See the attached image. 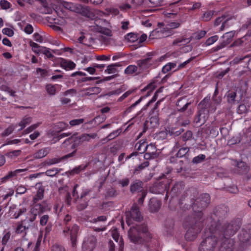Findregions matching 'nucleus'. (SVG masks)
<instances>
[{"instance_id":"nucleus-1","label":"nucleus","mask_w":251,"mask_h":251,"mask_svg":"<svg viewBox=\"0 0 251 251\" xmlns=\"http://www.w3.org/2000/svg\"><path fill=\"white\" fill-rule=\"evenodd\" d=\"M52 9V14L61 16L64 14L63 8L82 16H96L99 15L97 12L89 6L82 5L79 3L65 1L62 0H50Z\"/></svg>"},{"instance_id":"nucleus-2","label":"nucleus","mask_w":251,"mask_h":251,"mask_svg":"<svg viewBox=\"0 0 251 251\" xmlns=\"http://www.w3.org/2000/svg\"><path fill=\"white\" fill-rule=\"evenodd\" d=\"M202 220H198L195 217L187 216L184 222V226L187 229L185 238L188 241H194L202 227Z\"/></svg>"},{"instance_id":"nucleus-3","label":"nucleus","mask_w":251,"mask_h":251,"mask_svg":"<svg viewBox=\"0 0 251 251\" xmlns=\"http://www.w3.org/2000/svg\"><path fill=\"white\" fill-rule=\"evenodd\" d=\"M240 226L241 224L238 221H232L223 226V235L226 240L222 243L220 249V251H232V245L230 244V245L227 246V244L229 242L228 239L234 235L239 229Z\"/></svg>"},{"instance_id":"nucleus-4","label":"nucleus","mask_w":251,"mask_h":251,"mask_svg":"<svg viewBox=\"0 0 251 251\" xmlns=\"http://www.w3.org/2000/svg\"><path fill=\"white\" fill-rule=\"evenodd\" d=\"M210 202V197L209 194L204 193L201 195L193 203L192 207L194 213L190 216L203 221L202 212L208 206Z\"/></svg>"},{"instance_id":"nucleus-5","label":"nucleus","mask_w":251,"mask_h":251,"mask_svg":"<svg viewBox=\"0 0 251 251\" xmlns=\"http://www.w3.org/2000/svg\"><path fill=\"white\" fill-rule=\"evenodd\" d=\"M148 232L146 225L142 224L130 227L128 236L131 242L134 243H142L144 241L145 236Z\"/></svg>"},{"instance_id":"nucleus-6","label":"nucleus","mask_w":251,"mask_h":251,"mask_svg":"<svg viewBox=\"0 0 251 251\" xmlns=\"http://www.w3.org/2000/svg\"><path fill=\"white\" fill-rule=\"evenodd\" d=\"M92 20L94 21L95 25L90 26L91 30L100 33L107 36H112L111 30L107 27H104V26L108 25L109 23L107 21L98 17H96Z\"/></svg>"},{"instance_id":"nucleus-7","label":"nucleus","mask_w":251,"mask_h":251,"mask_svg":"<svg viewBox=\"0 0 251 251\" xmlns=\"http://www.w3.org/2000/svg\"><path fill=\"white\" fill-rule=\"evenodd\" d=\"M153 52H149L146 54V57L144 58L139 59L136 61V64L139 68V71L136 73L138 75L151 68L152 65H155L157 60L154 59L153 56Z\"/></svg>"},{"instance_id":"nucleus-8","label":"nucleus","mask_w":251,"mask_h":251,"mask_svg":"<svg viewBox=\"0 0 251 251\" xmlns=\"http://www.w3.org/2000/svg\"><path fill=\"white\" fill-rule=\"evenodd\" d=\"M217 243V238L213 235L208 236L201 242L199 251H214Z\"/></svg>"},{"instance_id":"nucleus-9","label":"nucleus","mask_w":251,"mask_h":251,"mask_svg":"<svg viewBox=\"0 0 251 251\" xmlns=\"http://www.w3.org/2000/svg\"><path fill=\"white\" fill-rule=\"evenodd\" d=\"M192 102L187 99L186 97L179 98L176 103L177 111L180 112L186 111L187 115H191L193 113L191 105Z\"/></svg>"},{"instance_id":"nucleus-10","label":"nucleus","mask_w":251,"mask_h":251,"mask_svg":"<svg viewBox=\"0 0 251 251\" xmlns=\"http://www.w3.org/2000/svg\"><path fill=\"white\" fill-rule=\"evenodd\" d=\"M34 19L39 23L43 24L50 23L51 25H64L66 20L64 17H34Z\"/></svg>"},{"instance_id":"nucleus-11","label":"nucleus","mask_w":251,"mask_h":251,"mask_svg":"<svg viewBox=\"0 0 251 251\" xmlns=\"http://www.w3.org/2000/svg\"><path fill=\"white\" fill-rule=\"evenodd\" d=\"M126 217L128 219L127 223L129 224V218L135 221L139 222L143 219L139 207L137 204L134 203L129 211L126 212Z\"/></svg>"},{"instance_id":"nucleus-12","label":"nucleus","mask_w":251,"mask_h":251,"mask_svg":"<svg viewBox=\"0 0 251 251\" xmlns=\"http://www.w3.org/2000/svg\"><path fill=\"white\" fill-rule=\"evenodd\" d=\"M235 32L233 31L227 32L224 34L222 37L223 41L216 47L212 49L213 52L218 51L228 45L232 40V38L234 36Z\"/></svg>"},{"instance_id":"nucleus-13","label":"nucleus","mask_w":251,"mask_h":251,"mask_svg":"<svg viewBox=\"0 0 251 251\" xmlns=\"http://www.w3.org/2000/svg\"><path fill=\"white\" fill-rule=\"evenodd\" d=\"M146 151L144 154V157L146 160H149L152 159H155L158 156V153L157 152V149L155 145L153 144H150V145H147L143 149L142 152L140 153H144Z\"/></svg>"},{"instance_id":"nucleus-14","label":"nucleus","mask_w":251,"mask_h":251,"mask_svg":"<svg viewBox=\"0 0 251 251\" xmlns=\"http://www.w3.org/2000/svg\"><path fill=\"white\" fill-rule=\"evenodd\" d=\"M239 241L243 243H247L251 239V224L244 226L238 235Z\"/></svg>"},{"instance_id":"nucleus-15","label":"nucleus","mask_w":251,"mask_h":251,"mask_svg":"<svg viewBox=\"0 0 251 251\" xmlns=\"http://www.w3.org/2000/svg\"><path fill=\"white\" fill-rule=\"evenodd\" d=\"M229 212V208L225 204H221L215 207L214 209V215L218 219V221L225 218Z\"/></svg>"},{"instance_id":"nucleus-16","label":"nucleus","mask_w":251,"mask_h":251,"mask_svg":"<svg viewBox=\"0 0 251 251\" xmlns=\"http://www.w3.org/2000/svg\"><path fill=\"white\" fill-rule=\"evenodd\" d=\"M206 32L204 30H201L200 32L194 33L192 36L188 38H183L182 39H176L173 41V45H177L180 43L184 42V44L189 43L192 39L200 40L203 37L205 34Z\"/></svg>"},{"instance_id":"nucleus-17","label":"nucleus","mask_w":251,"mask_h":251,"mask_svg":"<svg viewBox=\"0 0 251 251\" xmlns=\"http://www.w3.org/2000/svg\"><path fill=\"white\" fill-rule=\"evenodd\" d=\"M185 183L182 181L176 182L172 187L169 193L172 197H177L183 191Z\"/></svg>"},{"instance_id":"nucleus-18","label":"nucleus","mask_w":251,"mask_h":251,"mask_svg":"<svg viewBox=\"0 0 251 251\" xmlns=\"http://www.w3.org/2000/svg\"><path fill=\"white\" fill-rule=\"evenodd\" d=\"M76 150H75L72 152L67 154L61 157L50 158L46 160L44 162L45 165L50 166L60 162L61 161L67 159L70 157L75 156Z\"/></svg>"},{"instance_id":"nucleus-19","label":"nucleus","mask_w":251,"mask_h":251,"mask_svg":"<svg viewBox=\"0 0 251 251\" xmlns=\"http://www.w3.org/2000/svg\"><path fill=\"white\" fill-rule=\"evenodd\" d=\"M209 112V111L199 110L198 114L195 118L194 122L200 126L202 125L208 119Z\"/></svg>"},{"instance_id":"nucleus-20","label":"nucleus","mask_w":251,"mask_h":251,"mask_svg":"<svg viewBox=\"0 0 251 251\" xmlns=\"http://www.w3.org/2000/svg\"><path fill=\"white\" fill-rule=\"evenodd\" d=\"M40 4L41 7L39 8V12L43 14H52V9L51 6H49V3L50 5L51 1L50 0H37Z\"/></svg>"},{"instance_id":"nucleus-21","label":"nucleus","mask_w":251,"mask_h":251,"mask_svg":"<svg viewBox=\"0 0 251 251\" xmlns=\"http://www.w3.org/2000/svg\"><path fill=\"white\" fill-rule=\"evenodd\" d=\"M144 183L142 181L136 179L131 183L130 186V192L132 194L140 193L144 189Z\"/></svg>"},{"instance_id":"nucleus-22","label":"nucleus","mask_w":251,"mask_h":251,"mask_svg":"<svg viewBox=\"0 0 251 251\" xmlns=\"http://www.w3.org/2000/svg\"><path fill=\"white\" fill-rule=\"evenodd\" d=\"M149 205L151 211L155 212L159 209L161 202L156 198H151L150 200Z\"/></svg>"},{"instance_id":"nucleus-23","label":"nucleus","mask_w":251,"mask_h":251,"mask_svg":"<svg viewBox=\"0 0 251 251\" xmlns=\"http://www.w3.org/2000/svg\"><path fill=\"white\" fill-rule=\"evenodd\" d=\"M166 133L170 136L176 137L184 131L181 127H168L166 128Z\"/></svg>"},{"instance_id":"nucleus-24","label":"nucleus","mask_w":251,"mask_h":251,"mask_svg":"<svg viewBox=\"0 0 251 251\" xmlns=\"http://www.w3.org/2000/svg\"><path fill=\"white\" fill-rule=\"evenodd\" d=\"M150 115L151 118L150 119V123L151 125V128L157 127L159 124L158 112L151 111Z\"/></svg>"},{"instance_id":"nucleus-25","label":"nucleus","mask_w":251,"mask_h":251,"mask_svg":"<svg viewBox=\"0 0 251 251\" xmlns=\"http://www.w3.org/2000/svg\"><path fill=\"white\" fill-rule=\"evenodd\" d=\"M79 230V227L76 225H74L70 229V237L73 247L76 245L77 232Z\"/></svg>"},{"instance_id":"nucleus-26","label":"nucleus","mask_w":251,"mask_h":251,"mask_svg":"<svg viewBox=\"0 0 251 251\" xmlns=\"http://www.w3.org/2000/svg\"><path fill=\"white\" fill-rule=\"evenodd\" d=\"M176 156L178 158L184 157L187 161H189L190 148L188 147L180 148L176 153Z\"/></svg>"},{"instance_id":"nucleus-27","label":"nucleus","mask_w":251,"mask_h":251,"mask_svg":"<svg viewBox=\"0 0 251 251\" xmlns=\"http://www.w3.org/2000/svg\"><path fill=\"white\" fill-rule=\"evenodd\" d=\"M60 66L65 70H69L75 68L76 65L74 62L71 60L61 59L60 61Z\"/></svg>"},{"instance_id":"nucleus-28","label":"nucleus","mask_w":251,"mask_h":251,"mask_svg":"<svg viewBox=\"0 0 251 251\" xmlns=\"http://www.w3.org/2000/svg\"><path fill=\"white\" fill-rule=\"evenodd\" d=\"M245 60H247V62L248 63L247 68L250 71H251V58H250L249 55H246L244 57H236L233 59L232 62L234 64H237Z\"/></svg>"},{"instance_id":"nucleus-29","label":"nucleus","mask_w":251,"mask_h":251,"mask_svg":"<svg viewBox=\"0 0 251 251\" xmlns=\"http://www.w3.org/2000/svg\"><path fill=\"white\" fill-rule=\"evenodd\" d=\"M50 151V148L49 147L45 148L39 150L34 155V158L36 159H40L47 156Z\"/></svg>"},{"instance_id":"nucleus-30","label":"nucleus","mask_w":251,"mask_h":251,"mask_svg":"<svg viewBox=\"0 0 251 251\" xmlns=\"http://www.w3.org/2000/svg\"><path fill=\"white\" fill-rule=\"evenodd\" d=\"M209 102L210 98L207 97L205 98L199 103L198 105L199 110L210 111V110L208 109L210 105Z\"/></svg>"},{"instance_id":"nucleus-31","label":"nucleus","mask_w":251,"mask_h":251,"mask_svg":"<svg viewBox=\"0 0 251 251\" xmlns=\"http://www.w3.org/2000/svg\"><path fill=\"white\" fill-rule=\"evenodd\" d=\"M118 194V192L115 188L111 187L107 189L104 196L106 199L113 198L116 197Z\"/></svg>"},{"instance_id":"nucleus-32","label":"nucleus","mask_w":251,"mask_h":251,"mask_svg":"<svg viewBox=\"0 0 251 251\" xmlns=\"http://www.w3.org/2000/svg\"><path fill=\"white\" fill-rule=\"evenodd\" d=\"M88 166V164L80 165L75 167L73 169L70 170L69 173L70 175H74L75 174H78L81 171H84Z\"/></svg>"},{"instance_id":"nucleus-33","label":"nucleus","mask_w":251,"mask_h":251,"mask_svg":"<svg viewBox=\"0 0 251 251\" xmlns=\"http://www.w3.org/2000/svg\"><path fill=\"white\" fill-rule=\"evenodd\" d=\"M236 93L234 91H228L226 94L227 102L231 104H234L235 102Z\"/></svg>"},{"instance_id":"nucleus-34","label":"nucleus","mask_w":251,"mask_h":251,"mask_svg":"<svg viewBox=\"0 0 251 251\" xmlns=\"http://www.w3.org/2000/svg\"><path fill=\"white\" fill-rule=\"evenodd\" d=\"M43 206L40 203H34V205L30 209V213H36L37 215H40L43 213L44 211L43 209Z\"/></svg>"},{"instance_id":"nucleus-35","label":"nucleus","mask_w":251,"mask_h":251,"mask_svg":"<svg viewBox=\"0 0 251 251\" xmlns=\"http://www.w3.org/2000/svg\"><path fill=\"white\" fill-rule=\"evenodd\" d=\"M44 189L43 187L39 188L37 194L33 198V203H36L39 200H42L44 197Z\"/></svg>"},{"instance_id":"nucleus-36","label":"nucleus","mask_w":251,"mask_h":251,"mask_svg":"<svg viewBox=\"0 0 251 251\" xmlns=\"http://www.w3.org/2000/svg\"><path fill=\"white\" fill-rule=\"evenodd\" d=\"M150 163L148 161H146L139 165L138 166L135 167L133 171V174H138L140 172L145 168L149 166Z\"/></svg>"},{"instance_id":"nucleus-37","label":"nucleus","mask_w":251,"mask_h":251,"mask_svg":"<svg viewBox=\"0 0 251 251\" xmlns=\"http://www.w3.org/2000/svg\"><path fill=\"white\" fill-rule=\"evenodd\" d=\"M121 65L118 63L109 65L107 66V69L105 70V73L109 74L115 73L117 72V70L116 67H119Z\"/></svg>"},{"instance_id":"nucleus-38","label":"nucleus","mask_w":251,"mask_h":251,"mask_svg":"<svg viewBox=\"0 0 251 251\" xmlns=\"http://www.w3.org/2000/svg\"><path fill=\"white\" fill-rule=\"evenodd\" d=\"M138 68L137 65H130L126 68L124 72L126 75H132L134 73L137 72Z\"/></svg>"},{"instance_id":"nucleus-39","label":"nucleus","mask_w":251,"mask_h":251,"mask_svg":"<svg viewBox=\"0 0 251 251\" xmlns=\"http://www.w3.org/2000/svg\"><path fill=\"white\" fill-rule=\"evenodd\" d=\"M103 14L105 15H113L114 16H116L119 14V10L115 7H106L105 9Z\"/></svg>"},{"instance_id":"nucleus-40","label":"nucleus","mask_w":251,"mask_h":251,"mask_svg":"<svg viewBox=\"0 0 251 251\" xmlns=\"http://www.w3.org/2000/svg\"><path fill=\"white\" fill-rule=\"evenodd\" d=\"M37 214L35 213H31V215L29 217H27L24 221V222L25 225L26 223H28V226L29 227H33L34 225L33 224V221L36 219Z\"/></svg>"},{"instance_id":"nucleus-41","label":"nucleus","mask_w":251,"mask_h":251,"mask_svg":"<svg viewBox=\"0 0 251 251\" xmlns=\"http://www.w3.org/2000/svg\"><path fill=\"white\" fill-rule=\"evenodd\" d=\"M97 134L94 133L92 134H83L81 136H78L79 139L81 141L82 143L85 141H89L90 138L94 139L96 137Z\"/></svg>"},{"instance_id":"nucleus-42","label":"nucleus","mask_w":251,"mask_h":251,"mask_svg":"<svg viewBox=\"0 0 251 251\" xmlns=\"http://www.w3.org/2000/svg\"><path fill=\"white\" fill-rule=\"evenodd\" d=\"M97 134L94 133L92 134H83L81 136H78L79 139L81 141L82 143L85 141H89L90 138L94 139L96 137Z\"/></svg>"},{"instance_id":"nucleus-43","label":"nucleus","mask_w":251,"mask_h":251,"mask_svg":"<svg viewBox=\"0 0 251 251\" xmlns=\"http://www.w3.org/2000/svg\"><path fill=\"white\" fill-rule=\"evenodd\" d=\"M62 170V169H58L56 168H54L51 169H49L47 170L45 174L46 176L53 177L55 176L58 173H59Z\"/></svg>"},{"instance_id":"nucleus-44","label":"nucleus","mask_w":251,"mask_h":251,"mask_svg":"<svg viewBox=\"0 0 251 251\" xmlns=\"http://www.w3.org/2000/svg\"><path fill=\"white\" fill-rule=\"evenodd\" d=\"M31 122V118L30 117H25L23 120L19 123V126H21L19 130L24 129L27 125L29 124Z\"/></svg>"},{"instance_id":"nucleus-45","label":"nucleus","mask_w":251,"mask_h":251,"mask_svg":"<svg viewBox=\"0 0 251 251\" xmlns=\"http://www.w3.org/2000/svg\"><path fill=\"white\" fill-rule=\"evenodd\" d=\"M237 167L239 169L241 174L246 173L249 171V167L247 166L246 163L243 161L238 162Z\"/></svg>"},{"instance_id":"nucleus-46","label":"nucleus","mask_w":251,"mask_h":251,"mask_svg":"<svg viewBox=\"0 0 251 251\" xmlns=\"http://www.w3.org/2000/svg\"><path fill=\"white\" fill-rule=\"evenodd\" d=\"M68 125L63 122H60L56 123L54 126V128L57 132H60L63 130H64Z\"/></svg>"},{"instance_id":"nucleus-47","label":"nucleus","mask_w":251,"mask_h":251,"mask_svg":"<svg viewBox=\"0 0 251 251\" xmlns=\"http://www.w3.org/2000/svg\"><path fill=\"white\" fill-rule=\"evenodd\" d=\"M247 40L246 37L243 36L236 40H235L230 46V47H237L243 46L245 42V41Z\"/></svg>"},{"instance_id":"nucleus-48","label":"nucleus","mask_w":251,"mask_h":251,"mask_svg":"<svg viewBox=\"0 0 251 251\" xmlns=\"http://www.w3.org/2000/svg\"><path fill=\"white\" fill-rule=\"evenodd\" d=\"M46 89L47 93L50 95L53 96L55 94L56 88H55V85L51 84H47L46 86Z\"/></svg>"},{"instance_id":"nucleus-49","label":"nucleus","mask_w":251,"mask_h":251,"mask_svg":"<svg viewBox=\"0 0 251 251\" xmlns=\"http://www.w3.org/2000/svg\"><path fill=\"white\" fill-rule=\"evenodd\" d=\"M126 38L127 39L129 42L133 43L138 40V34L131 32L128 33L126 35Z\"/></svg>"},{"instance_id":"nucleus-50","label":"nucleus","mask_w":251,"mask_h":251,"mask_svg":"<svg viewBox=\"0 0 251 251\" xmlns=\"http://www.w3.org/2000/svg\"><path fill=\"white\" fill-rule=\"evenodd\" d=\"M205 155L204 154H200L194 157L192 161L193 164H198L203 162L205 159Z\"/></svg>"},{"instance_id":"nucleus-51","label":"nucleus","mask_w":251,"mask_h":251,"mask_svg":"<svg viewBox=\"0 0 251 251\" xmlns=\"http://www.w3.org/2000/svg\"><path fill=\"white\" fill-rule=\"evenodd\" d=\"M180 24L179 22H168L166 25V29H174L179 26Z\"/></svg>"},{"instance_id":"nucleus-52","label":"nucleus","mask_w":251,"mask_h":251,"mask_svg":"<svg viewBox=\"0 0 251 251\" xmlns=\"http://www.w3.org/2000/svg\"><path fill=\"white\" fill-rule=\"evenodd\" d=\"M14 129L15 126L12 125H10L1 133V136L2 137H5L10 135L13 131Z\"/></svg>"},{"instance_id":"nucleus-53","label":"nucleus","mask_w":251,"mask_h":251,"mask_svg":"<svg viewBox=\"0 0 251 251\" xmlns=\"http://www.w3.org/2000/svg\"><path fill=\"white\" fill-rule=\"evenodd\" d=\"M88 91L90 92L92 95H95L100 93L101 89L99 87H92L88 88Z\"/></svg>"},{"instance_id":"nucleus-54","label":"nucleus","mask_w":251,"mask_h":251,"mask_svg":"<svg viewBox=\"0 0 251 251\" xmlns=\"http://www.w3.org/2000/svg\"><path fill=\"white\" fill-rule=\"evenodd\" d=\"M130 180L129 178L126 177L122 179L118 180V183L123 187L128 186L129 184Z\"/></svg>"},{"instance_id":"nucleus-55","label":"nucleus","mask_w":251,"mask_h":251,"mask_svg":"<svg viewBox=\"0 0 251 251\" xmlns=\"http://www.w3.org/2000/svg\"><path fill=\"white\" fill-rule=\"evenodd\" d=\"M218 39V36L217 35H214L212 37H210L206 40V41L205 43V44L206 46H209L210 45H212V44L215 43L216 41H217Z\"/></svg>"},{"instance_id":"nucleus-56","label":"nucleus","mask_w":251,"mask_h":251,"mask_svg":"<svg viewBox=\"0 0 251 251\" xmlns=\"http://www.w3.org/2000/svg\"><path fill=\"white\" fill-rule=\"evenodd\" d=\"M140 193H141L140 194V197L139 198L138 202L139 204L143 205L144 199L146 197L148 192L147 190H144Z\"/></svg>"},{"instance_id":"nucleus-57","label":"nucleus","mask_w":251,"mask_h":251,"mask_svg":"<svg viewBox=\"0 0 251 251\" xmlns=\"http://www.w3.org/2000/svg\"><path fill=\"white\" fill-rule=\"evenodd\" d=\"M0 5L2 9H7L10 7L11 4L6 0H1L0 1Z\"/></svg>"},{"instance_id":"nucleus-58","label":"nucleus","mask_w":251,"mask_h":251,"mask_svg":"<svg viewBox=\"0 0 251 251\" xmlns=\"http://www.w3.org/2000/svg\"><path fill=\"white\" fill-rule=\"evenodd\" d=\"M247 112L246 106L244 104H240L237 108V113L239 114H243Z\"/></svg>"},{"instance_id":"nucleus-59","label":"nucleus","mask_w":251,"mask_h":251,"mask_svg":"<svg viewBox=\"0 0 251 251\" xmlns=\"http://www.w3.org/2000/svg\"><path fill=\"white\" fill-rule=\"evenodd\" d=\"M49 219V216L48 215H44L41 217L40 220V224L42 226H45Z\"/></svg>"},{"instance_id":"nucleus-60","label":"nucleus","mask_w":251,"mask_h":251,"mask_svg":"<svg viewBox=\"0 0 251 251\" xmlns=\"http://www.w3.org/2000/svg\"><path fill=\"white\" fill-rule=\"evenodd\" d=\"M81 202H79L77 206V209L79 211H82L86 208L88 205L87 201H82V200Z\"/></svg>"},{"instance_id":"nucleus-61","label":"nucleus","mask_w":251,"mask_h":251,"mask_svg":"<svg viewBox=\"0 0 251 251\" xmlns=\"http://www.w3.org/2000/svg\"><path fill=\"white\" fill-rule=\"evenodd\" d=\"M192 132L190 130L187 131L183 135H182V140L184 141H186L189 139H190L192 137Z\"/></svg>"},{"instance_id":"nucleus-62","label":"nucleus","mask_w":251,"mask_h":251,"mask_svg":"<svg viewBox=\"0 0 251 251\" xmlns=\"http://www.w3.org/2000/svg\"><path fill=\"white\" fill-rule=\"evenodd\" d=\"M84 121V120L83 119H74L70 121V124L72 126H75L82 124Z\"/></svg>"},{"instance_id":"nucleus-63","label":"nucleus","mask_w":251,"mask_h":251,"mask_svg":"<svg viewBox=\"0 0 251 251\" xmlns=\"http://www.w3.org/2000/svg\"><path fill=\"white\" fill-rule=\"evenodd\" d=\"M82 144V142L79 139V138L78 137H76L74 139V143L72 145L71 148L73 149H75V148L78 147L79 145H81Z\"/></svg>"},{"instance_id":"nucleus-64","label":"nucleus","mask_w":251,"mask_h":251,"mask_svg":"<svg viewBox=\"0 0 251 251\" xmlns=\"http://www.w3.org/2000/svg\"><path fill=\"white\" fill-rule=\"evenodd\" d=\"M29 228V227L28 226H23V225H20L17 227L16 232L17 233H21L23 232L25 229H27Z\"/></svg>"}]
</instances>
